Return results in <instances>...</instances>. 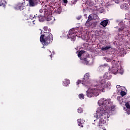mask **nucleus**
I'll return each mask as SVG.
<instances>
[{
  "label": "nucleus",
  "mask_w": 130,
  "mask_h": 130,
  "mask_svg": "<svg viewBox=\"0 0 130 130\" xmlns=\"http://www.w3.org/2000/svg\"><path fill=\"white\" fill-rule=\"evenodd\" d=\"M110 86H111V82H108L106 84V80L102 77L101 80H99V83H95L93 85V88H88L86 91V96L89 98L93 97V95L97 97L99 96L100 92H105L104 88H108Z\"/></svg>",
  "instance_id": "obj_1"
},
{
  "label": "nucleus",
  "mask_w": 130,
  "mask_h": 130,
  "mask_svg": "<svg viewBox=\"0 0 130 130\" xmlns=\"http://www.w3.org/2000/svg\"><path fill=\"white\" fill-rule=\"evenodd\" d=\"M98 104L99 106H102L101 108H103L104 113H108V115H110V111L115 110V107L112 106V102H111L110 99H101Z\"/></svg>",
  "instance_id": "obj_2"
},
{
  "label": "nucleus",
  "mask_w": 130,
  "mask_h": 130,
  "mask_svg": "<svg viewBox=\"0 0 130 130\" xmlns=\"http://www.w3.org/2000/svg\"><path fill=\"white\" fill-rule=\"evenodd\" d=\"M110 116V115H108V113H104L103 108H101V107L98 108L96 113L94 114V117H95V118H100L98 125V126H99L100 128H101V126L106 123Z\"/></svg>",
  "instance_id": "obj_3"
},
{
  "label": "nucleus",
  "mask_w": 130,
  "mask_h": 130,
  "mask_svg": "<svg viewBox=\"0 0 130 130\" xmlns=\"http://www.w3.org/2000/svg\"><path fill=\"white\" fill-rule=\"evenodd\" d=\"M48 31L49 32H48L45 31L44 32V34L40 36V41L42 45H43L42 48H45V47L44 46H47V45L51 44L52 41H53V36L50 32H51V29L49 28Z\"/></svg>",
  "instance_id": "obj_4"
},
{
  "label": "nucleus",
  "mask_w": 130,
  "mask_h": 130,
  "mask_svg": "<svg viewBox=\"0 0 130 130\" xmlns=\"http://www.w3.org/2000/svg\"><path fill=\"white\" fill-rule=\"evenodd\" d=\"M82 32L80 30V29L78 28H72L71 29L68 34L67 35L68 38L70 39L71 41H75L76 37H81L82 36Z\"/></svg>",
  "instance_id": "obj_5"
},
{
  "label": "nucleus",
  "mask_w": 130,
  "mask_h": 130,
  "mask_svg": "<svg viewBox=\"0 0 130 130\" xmlns=\"http://www.w3.org/2000/svg\"><path fill=\"white\" fill-rule=\"evenodd\" d=\"M112 68L111 69V72L114 75H116L117 74H120L122 75L123 74V69L120 64H118L117 62H115V60L112 62Z\"/></svg>",
  "instance_id": "obj_6"
},
{
  "label": "nucleus",
  "mask_w": 130,
  "mask_h": 130,
  "mask_svg": "<svg viewBox=\"0 0 130 130\" xmlns=\"http://www.w3.org/2000/svg\"><path fill=\"white\" fill-rule=\"evenodd\" d=\"M90 78V73H87L85 74L84 78L82 80V84L83 86L86 88H89L91 86V83L89 81V79Z\"/></svg>",
  "instance_id": "obj_7"
},
{
  "label": "nucleus",
  "mask_w": 130,
  "mask_h": 130,
  "mask_svg": "<svg viewBox=\"0 0 130 130\" xmlns=\"http://www.w3.org/2000/svg\"><path fill=\"white\" fill-rule=\"evenodd\" d=\"M78 56L80 59H84V58H87L88 54L85 51H80L78 54Z\"/></svg>",
  "instance_id": "obj_8"
},
{
  "label": "nucleus",
  "mask_w": 130,
  "mask_h": 130,
  "mask_svg": "<svg viewBox=\"0 0 130 130\" xmlns=\"http://www.w3.org/2000/svg\"><path fill=\"white\" fill-rule=\"evenodd\" d=\"M81 62L83 63V64H88V66H92L94 62L92 59L88 61L87 58L81 59Z\"/></svg>",
  "instance_id": "obj_9"
},
{
  "label": "nucleus",
  "mask_w": 130,
  "mask_h": 130,
  "mask_svg": "<svg viewBox=\"0 0 130 130\" xmlns=\"http://www.w3.org/2000/svg\"><path fill=\"white\" fill-rule=\"evenodd\" d=\"M112 76H111V74H110V73L109 72H106L104 75V77H100L99 81L101 80V78H103V79H106V80H110L111 79Z\"/></svg>",
  "instance_id": "obj_10"
},
{
  "label": "nucleus",
  "mask_w": 130,
  "mask_h": 130,
  "mask_svg": "<svg viewBox=\"0 0 130 130\" xmlns=\"http://www.w3.org/2000/svg\"><path fill=\"white\" fill-rule=\"evenodd\" d=\"M39 0H29V7H35L37 6Z\"/></svg>",
  "instance_id": "obj_11"
},
{
  "label": "nucleus",
  "mask_w": 130,
  "mask_h": 130,
  "mask_svg": "<svg viewBox=\"0 0 130 130\" xmlns=\"http://www.w3.org/2000/svg\"><path fill=\"white\" fill-rule=\"evenodd\" d=\"M46 20L49 22V24H53L54 21H55V18L51 15H49L47 17Z\"/></svg>",
  "instance_id": "obj_12"
},
{
  "label": "nucleus",
  "mask_w": 130,
  "mask_h": 130,
  "mask_svg": "<svg viewBox=\"0 0 130 130\" xmlns=\"http://www.w3.org/2000/svg\"><path fill=\"white\" fill-rule=\"evenodd\" d=\"M15 10H20V11H22L25 9V6H24V4L19 3L18 4L16 7H15Z\"/></svg>",
  "instance_id": "obj_13"
},
{
  "label": "nucleus",
  "mask_w": 130,
  "mask_h": 130,
  "mask_svg": "<svg viewBox=\"0 0 130 130\" xmlns=\"http://www.w3.org/2000/svg\"><path fill=\"white\" fill-rule=\"evenodd\" d=\"M35 19L36 20H39V22H44V16L42 15H38L37 14L34 15Z\"/></svg>",
  "instance_id": "obj_14"
},
{
  "label": "nucleus",
  "mask_w": 130,
  "mask_h": 130,
  "mask_svg": "<svg viewBox=\"0 0 130 130\" xmlns=\"http://www.w3.org/2000/svg\"><path fill=\"white\" fill-rule=\"evenodd\" d=\"M111 49H112V47H111V45L102 47L101 48V50L103 51H107L108 50H110Z\"/></svg>",
  "instance_id": "obj_15"
},
{
  "label": "nucleus",
  "mask_w": 130,
  "mask_h": 130,
  "mask_svg": "<svg viewBox=\"0 0 130 130\" xmlns=\"http://www.w3.org/2000/svg\"><path fill=\"white\" fill-rule=\"evenodd\" d=\"M70 83H71V82H70V80H69L68 79H66L64 80V81H63L62 85L64 87H68V86H69V85H70Z\"/></svg>",
  "instance_id": "obj_16"
},
{
  "label": "nucleus",
  "mask_w": 130,
  "mask_h": 130,
  "mask_svg": "<svg viewBox=\"0 0 130 130\" xmlns=\"http://www.w3.org/2000/svg\"><path fill=\"white\" fill-rule=\"evenodd\" d=\"M109 22V20L108 19H106L101 22V25H102L103 27H106Z\"/></svg>",
  "instance_id": "obj_17"
},
{
  "label": "nucleus",
  "mask_w": 130,
  "mask_h": 130,
  "mask_svg": "<svg viewBox=\"0 0 130 130\" xmlns=\"http://www.w3.org/2000/svg\"><path fill=\"white\" fill-rule=\"evenodd\" d=\"M125 105L126 107V112L127 113V114H128V115H129L130 114V105L129 104H128V103H126L125 104Z\"/></svg>",
  "instance_id": "obj_18"
},
{
  "label": "nucleus",
  "mask_w": 130,
  "mask_h": 130,
  "mask_svg": "<svg viewBox=\"0 0 130 130\" xmlns=\"http://www.w3.org/2000/svg\"><path fill=\"white\" fill-rule=\"evenodd\" d=\"M77 122L78 123L79 126H81V127H83V124L84 123V122H85V120L81 119H78L77 120Z\"/></svg>",
  "instance_id": "obj_19"
},
{
  "label": "nucleus",
  "mask_w": 130,
  "mask_h": 130,
  "mask_svg": "<svg viewBox=\"0 0 130 130\" xmlns=\"http://www.w3.org/2000/svg\"><path fill=\"white\" fill-rule=\"evenodd\" d=\"M119 26H120V28L118 29V32H121V33H122V30H123V29H124V24H123V23L122 22H120L119 23Z\"/></svg>",
  "instance_id": "obj_20"
},
{
  "label": "nucleus",
  "mask_w": 130,
  "mask_h": 130,
  "mask_svg": "<svg viewBox=\"0 0 130 130\" xmlns=\"http://www.w3.org/2000/svg\"><path fill=\"white\" fill-rule=\"evenodd\" d=\"M6 1V0H0V7H4V8H6V4H7Z\"/></svg>",
  "instance_id": "obj_21"
},
{
  "label": "nucleus",
  "mask_w": 130,
  "mask_h": 130,
  "mask_svg": "<svg viewBox=\"0 0 130 130\" xmlns=\"http://www.w3.org/2000/svg\"><path fill=\"white\" fill-rule=\"evenodd\" d=\"M91 16L93 20H98V19H99V17L96 14H91Z\"/></svg>",
  "instance_id": "obj_22"
},
{
  "label": "nucleus",
  "mask_w": 130,
  "mask_h": 130,
  "mask_svg": "<svg viewBox=\"0 0 130 130\" xmlns=\"http://www.w3.org/2000/svg\"><path fill=\"white\" fill-rule=\"evenodd\" d=\"M117 99L119 102L120 104H122L123 103V101H122V98L120 96H117Z\"/></svg>",
  "instance_id": "obj_23"
},
{
  "label": "nucleus",
  "mask_w": 130,
  "mask_h": 130,
  "mask_svg": "<svg viewBox=\"0 0 130 130\" xmlns=\"http://www.w3.org/2000/svg\"><path fill=\"white\" fill-rule=\"evenodd\" d=\"M116 88L118 89V92H119L121 89H125L124 87L120 86V85H117Z\"/></svg>",
  "instance_id": "obj_24"
},
{
  "label": "nucleus",
  "mask_w": 130,
  "mask_h": 130,
  "mask_svg": "<svg viewBox=\"0 0 130 130\" xmlns=\"http://www.w3.org/2000/svg\"><path fill=\"white\" fill-rule=\"evenodd\" d=\"M120 95L122 96V97H123L126 94V93L124 91H123V89L120 90Z\"/></svg>",
  "instance_id": "obj_25"
},
{
  "label": "nucleus",
  "mask_w": 130,
  "mask_h": 130,
  "mask_svg": "<svg viewBox=\"0 0 130 130\" xmlns=\"http://www.w3.org/2000/svg\"><path fill=\"white\" fill-rule=\"evenodd\" d=\"M85 26H86V27H90V26H91V23H90V21L87 20L85 23Z\"/></svg>",
  "instance_id": "obj_26"
},
{
  "label": "nucleus",
  "mask_w": 130,
  "mask_h": 130,
  "mask_svg": "<svg viewBox=\"0 0 130 130\" xmlns=\"http://www.w3.org/2000/svg\"><path fill=\"white\" fill-rule=\"evenodd\" d=\"M93 19V16H92V14L91 15H89V16H88V18L87 19V21H91V20Z\"/></svg>",
  "instance_id": "obj_27"
},
{
  "label": "nucleus",
  "mask_w": 130,
  "mask_h": 130,
  "mask_svg": "<svg viewBox=\"0 0 130 130\" xmlns=\"http://www.w3.org/2000/svg\"><path fill=\"white\" fill-rule=\"evenodd\" d=\"M78 113H83V109L81 108H79L78 109Z\"/></svg>",
  "instance_id": "obj_28"
},
{
  "label": "nucleus",
  "mask_w": 130,
  "mask_h": 130,
  "mask_svg": "<svg viewBox=\"0 0 130 130\" xmlns=\"http://www.w3.org/2000/svg\"><path fill=\"white\" fill-rule=\"evenodd\" d=\"M79 98H80V99H84V94L82 93H81L79 95Z\"/></svg>",
  "instance_id": "obj_29"
},
{
  "label": "nucleus",
  "mask_w": 130,
  "mask_h": 130,
  "mask_svg": "<svg viewBox=\"0 0 130 130\" xmlns=\"http://www.w3.org/2000/svg\"><path fill=\"white\" fill-rule=\"evenodd\" d=\"M29 19H31V20H33V19H35V17L33 15H30L29 16Z\"/></svg>",
  "instance_id": "obj_30"
},
{
  "label": "nucleus",
  "mask_w": 130,
  "mask_h": 130,
  "mask_svg": "<svg viewBox=\"0 0 130 130\" xmlns=\"http://www.w3.org/2000/svg\"><path fill=\"white\" fill-rule=\"evenodd\" d=\"M120 53H121V54H124V49H123V48L121 49Z\"/></svg>",
  "instance_id": "obj_31"
},
{
  "label": "nucleus",
  "mask_w": 130,
  "mask_h": 130,
  "mask_svg": "<svg viewBox=\"0 0 130 130\" xmlns=\"http://www.w3.org/2000/svg\"><path fill=\"white\" fill-rule=\"evenodd\" d=\"M108 64H104V65H101L100 66V68H105V67H107Z\"/></svg>",
  "instance_id": "obj_32"
},
{
  "label": "nucleus",
  "mask_w": 130,
  "mask_h": 130,
  "mask_svg": "<svg viewBox=\"0 0 130 130\" xmlns=\"http://www.w3.org/2000/svg\"><path fill=\"white\" fill-rule=\"evenodd\" d=\"M44 31H47V30H48V27H47V26H44Z\"/></svg>",
  "instance_id": "obj_33"
},
{
  "label": "nucleus",
  "mask_w": 130,
  "mask_h": 130,
  "mask_svg": "<svg viewBox=\"0 0 130 130\" xmlns=\"http://www.w3.org/2000/svg\"><path fill=\"white\" fill-rule=\"evenodd\" d=\"M81 18H82V16H81V15H79V16H78V17H76V19L77 20H80V19H81Z\"/></svg>",
  "instance_id": "obj_34"
},
{
  "label": "nucleus",
  "mask_w": 130,
  "mask_h": 130,
  "mask_svg": "<svg viewBox=\"0 0 130 130\" xmlns=\"http://www.w3.org/2000/svg\"><path fill=\"white\" fill-rule=\"evenodd\" d=\"M81 82H82V81L79 80H78V81L76 82V84H77V85H79L80 83H81Z\"/></svg>",
  "instance_id": "obj_35"
},
{
  "label": "nucleus",
  "mask_w": 130,
  "mask_h": 130,
  "mask_svg": "<svg viewBox=\"0 0 130 130\" xmlns=\"http://www.w3.org/2000/svg\"><path fill=\"white\" fill-rule=\"evenodd\" d=\"M106 60L108 62H109V61H111V60L110 59H109V58H106Z\"/></svg>",
  "instance_id": "obj_36"
},
{
  "label": "nucleus",
  "mask_w": 130,
  "mask_h": 130,
  "mask_svg": "<svg viewBox=\"0 0 130 130\" xmlns=\"http://www.w3.org/2000/svg\"><path fill=\"white\" fill-rule=\"evenodd\" d=\"M63 2L64 4H66V5H67V4H68V0H63Z\"/></svg>",
  "instance_id": "obj_37"
},
{
  "label": "nucleus",
  "mask_w": 130,
  "mask_h": 130,
  "mask_svg": "<svg viewBox=\"0 0 130 130\" xmlns=\"http://www.w3.org/2000/svg\"><path fill=\"white\" fill-rule=\"evenodd\" d=\"M40 13H43V9H40L39 10Z\"/></svg>",
  "instance_id": "obj_38"
},
{
  "label": "nucleus",
  "mask_w": 130,
  "mask_h": 130,
  "mask_svg": "<svg viewBox=\"0 0 130 130\" xmlns=\"http://www.w3.org/2000/svg\"><path fill=\"white\" fill-rule=\"evenodd\" d=\"M27 17H28V15H25V20H28V18H27Z\"/></svg>",
  "instance_id": "obj_39"
},
{
  "label": "nucleus",
  "mask_w": 130,
  "mask_h": 130,
  "mask_svg": "<svg viewBox=\"0 0 130 130\" xmlns=\"http://www.w3.org/2000/svg\"><path fill=\"white\" fill-rule=\"evenodd\" d=\"M84 17H85V18L87 19V14H84Z\"/></svg>",
  "instance_id": "obj_40"
},
{
  "label": "nucleus",
  "mask_w": 130,
  "mask_h": 130,
  "mask_svg": "<svg viewBox=\"0 0 130 130\" xmlns=\"http://www.w3.org/2000/svg\"><path fill=\"white\" fill-rule=\"evenodd\" d=\"M115 3H116V4H117V3H118V2H116V1H115Z\"/></svg>",
  "instance_id": "obj_41"
},
{
  "label": "nucleus",
  "mask_w": 130,
  "mask_h": 130,
  "mask_svg": "<svg viewBox=\"0 0 130 130\" xmlns=\"http://www.w3.org/2000/svg\"><path fill=\"white\" fill-rule=\"evenodd\" d=\"M58 14H60V12H58Z\"/></svg>",
  "instance_id": "obj_42"
},
{
  "label": "nucleus",
  "mask_w": 130,
  "mask_h": 130,
  "mask_svg": "<svg viewBox=\"0 0 130 130\" xmlns=\"http://www.w3.org/2000/svg\"><path fill=\"white\" fill-rule=\"evenodd\" d=\"M35 21V20H34V21H32V23H34Z\"/></svg>",
  "instance_id": "obj_43"
},
{
  "label": "nucleus",
  "mask_w": 130,
  "mask_h": 130,
  "mask_svg": "<svg viewBox=\"0 0 130 130\" xmlns=\"http://www.w3.org/2000/svg\"><path fill=\"white\" fill-rule=\"evenodd\" d=\"M41 34H42V31L41 32Z\"/></svg>",
  "instance_id": "obj_44"
},
{
  "label": "nucleus",
  "mask_w": 130,
  "mask_h": 130,
  "mask_svg": "<svg viewBox=\"0 0 130 130\" xmlns=\"http://www.w3.org/2000/svg\"><path fill=\"white\" fill-rule=\"evenodd\" d=\"M49 51L50 52V53H51V51H49Z\"/></svg>",
  "instance_id": "obj_45"
},
{
  "label": "nucleus",
  "mask_w": 130,
  "mask_h": 130,
  "mask_svg": "<svg viewBox=\"0 0 130 130\" xmlns=\"http://www.w3.org/2000/svg\"><path fill=\"white\" fill-rule=\"evenodd\" d=\"M34 25H35V23H33Z\"/></svg>",
  "instance_id": "obj_46"
},
{
  "label": "nucleus",
  "mask_w": 130,
  "mask_h": 130,
  "mask_svg": "<svg viewBox=\"0 0 130 130\" xmlns=\"http://www.w3.org/2000/svg\"><path fill=\"white\" fill-rule=\"evenodd\" d=\"M50 56H51V55H50Z\"/></svg>",
  "instance_id": "obj_47"
},
{
  "label": "nucleus",
  "mask_w": 130,
  "mask_h": 130,
  "mask_svg": "<svg viewBox=\"0 0 130 130\" xmlns=\"http://www.w3.org/2000/svg\"><path fill=\"white\" fill-rule=\"evenodd\" d=\"M104 130H106V129H104Z\"/></svg>",
  "instance_id": "obj_48"
},
{
  "label": "nucleus",
  "mask_w": 130,
  "mask_h": 130,
  "mask_svg": "<svg viewBox=\"0 0 130 130\" xmlns=\"http://www.w3.org/2000/svg\"><path fill=\"white\" fill-rule=\"evenodd\" d=\"M92 124H94V123H93Z\"/></svg>",
  "instance_id": "obj_49"
},
{
  "label": "nucleus",
  "mask_w": 130,
  "mask_h": 130,
  "mask_svg": "<svg viewBox=\"0 0 130 130\" xmlns=\"http://www.w3.org/2000/svg\"><path fill=\"white\" fill-rule=\"evenodd\" d=\"M64 33H67V32H65Z\"/></svg>",
  "instance_id": "obj_50"
},
{
  "label": "nucleus",
  "mask_w": 130,
  "mask_h": 130,
  "mask_svg": "<svg viewBox=\"0 0 130 130\" xmlns=\"http://www.w3.org/2000/svg\"><path fill=\"white\" fill-rule=\"evenodd\" d=\"M46 1H48V0H46Z\"/></svg>",
  "instance_id": "obj_51"
}]
</instances>
